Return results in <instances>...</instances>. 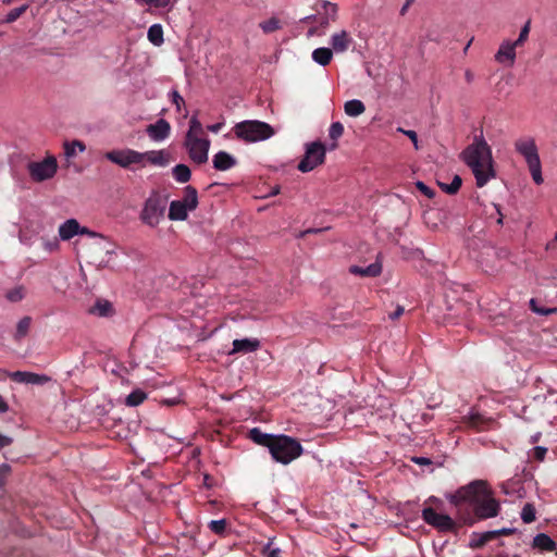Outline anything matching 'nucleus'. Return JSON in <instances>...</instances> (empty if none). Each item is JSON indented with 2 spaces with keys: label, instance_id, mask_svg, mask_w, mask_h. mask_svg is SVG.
<instances>
[{
  "label": "nucleus",
  "instance_id": "5701e85b",
  "mask_svg": "<svg viewBox=\"0 0 557 557\" xmlns=\"http://www.w3.org/2000/svg\"><path fill=\"white\" fill-rule=\"evenodd\" d=\"M188 216V210L180 200L170 203L169 219L172 221H184Z\"/></svg>",
  "mask_w": 557,
  "mask_h": 557
},
{
  "label": "nucleus",
  "instance_id": "7ed1b4c3",
  "mask_svg": "<svg viewBox=\"0 0 557 557\" xmlns=\"http://www.w3.org/2000/svg\"><path fill=\"white\" fill-rule=\"evenodd\" d=\"M269 451L276 462L288 465L302 455L304 448L296 438L281 434L276 435Z\"/></svg>",
  "mask_w": 557,
  "mask_h": 557
},
{
  "label": "nucleus",
  "instance_id": "c756f323",
  "mask_svg": "<svg viewBox=\"0 0 557 557\" xmlns=\"http://www.w3.org/2000/svg\"><path fill=\"white\" fill-rule=\"evenodd\" d=\"M173 177L178 183H187L190 180L191 172L186 164H177L172 170Z\"/></svg>",
  "mask_w": 557,
  "mask_h": 557
},
{
  "label": "nucleus",
  "instance_id": "ea45409f",
  "mask_svg": "<svg viewBox=\"0 0 557 557\" xmlns=\"http://www.w3.org/2000/svg\"><path fill=\"white\" fill-rule=\"evenodd\" d=\"M27 9H28V5L27 4H23V5L18 7V8H15L13 10H11L7 14V17H5L4 22H7V23L15 22L17 18H20L26 12Z\"/></svg>",
  "mask_w": 557,
  "mask_h": 557
},
{
  "label": "nucleus",
  "instance_id": "b1692460",
  "mask_svg": "<svg viewBox=\"0 0 557 557\" xmlns=\"http://www.w3.org/2000/svg\"><path fill=\"white\" fill-rule=\"evenodd\" d=\"M188 211H194L198 206L197 189L190 185L184 188V197L180 200Z\"/></svg>",
  "mask_w": 557,
  "mask_h": 557
},
{
  "label": "nucleus",
  "instance_id": "f8f14e48",
  "mask_svg": "<svg viewBox=\"0 0 557 557\" xmlns=\"http://www.w3.org/2000/svg\"><path fill=\"white\" fill-rule=\"evenodd\" d=\"M461 423L466 428L482 432L491 429L495 421L494 419L486 418L479 412H470L469 414L461 418Z\"/></svg>",
  "mask_w": 557,
  "mask_h": 557
},
{
  "label": "nucleus",
  "instance_id": "37998d69",
  "mask_svg": "<svg viewBox=\"0 0 557 557\" xmlns=\"http://www.w3.org/2000/svg\"><path fill=\"white\" fill-rule=\"evenodd\" d=\"M7 299L12 302L21 301L24 298V288L18 286L13 289H10L7 295Z\"/></svg>",
  "mask_w": 557,
  "mask_h": 557
},
{
  "label": "nucleus",
  "instance_id": "4be33fe9",
  "mask_svg": "<svg viewBox=\"0 0 557 557\" xmlns=\"http://www.w3.org/2000/svg\"><path fill=\"white\" fill-rule=\"evenodd\" d=\"M276 435L263 433L259 428L249 431V438L258 445L264 446L270 450Z\"/></svg>",
  "mask_w": 557,
  "mask_h": 557
},
{
  "label": "nucleus",
  "instance_id": "c85d7f7f",
  "mask_svg": "<svg viewBox=\"0 0 557 557\" xmlns=\"http://www.w3.org/2000/svg\"><path fill=\"white\" fill-rule=\"evenodd\" d=\"M148 40L154 46L163 44V28L160 24H153L149 27L147 33Z\"/></svg>",
  "mask_w": 557,
  "mask_h": 557
},
{
  "label": "nucleus",
  "instance_id": "6e6552de",
  "mask_svg": "<svg viewBox=\"0 0 557 557\" xmlns=\"http://www.w3.org/2000/svg\"><path fill=\"white\" fill-rule=\"evenodd\" d=\"M164 211L165 200L160 195L153 194L146 200L140 219L145 224L153 227L159 224Z\"/></svg>",
  "mask_w": 557,
  "mask_h": 557
},
{
  "label": "nucleus",
  "instance_id": "774afa93",
  "mask_svg": "<svg viewBox=\"0 0 557 557\" xmlns=\"http://www.w3.org/2000/svg\"><path fill=\"white\" fill-rule=\"evenodd\" d=\"M494 208L498 214L497 223L503 224V213L500 211V207L498 205H494Z\"/></svg>",
  "mask_w": 557,
  "mask_h": 557
},
{
  "label": "nucleus",
  "instance_id": "603ef678",
  "mask_svg": "<svg viewBox=\"0 0 557 557\" xmlns=\"http://www.w3.org/2000/svg\"><path fill=\"white\" fill-rule=\"evenodd\" d=\"M399 132H401L403 134H405L407 137L410 138V140L413 143V146L414 148L418 150L419 149V145H418V135L414 131H406V129H403V128H398Z\"/></svg>",
  "mask_w": 557,
  "mask_h": 557
},
{
  "label": "nucleus",
  "instance_id": "49530a36",
  "mask_svg": "<svg viewBox=\"0 0 557 557\" xmlns=\"http://www.w3.org/2000/svg\"><path fill=\"white\" fill-rule=\"evenodd\" d=\"M416 187L417 189L423 194L425 197H428L429 199H432L434 198L435 196V190L432 189L431 187H429L426 184H424L423 182L421 181H418L416 182Z\"/></svg>",
  "mask_w": 557,
  "mask_h": 557
},
{
  "label": "nucleus",
  "instance_id": "39448f33",
  "mask_svg": "<svg viewBox=\"0 0 557 557\" xmlns=\"http://www.w3.org/2000/svg\"><path fill=\"white\" fill-rule=\"evenodd\" d=\"M515 149L524 158L535 184L541 185L544 180L535 140L532 137L519 138L515 141Z\"/></svg>",
  "mask_w": 557,
  "mask_h": 557
},
{
  "label": "nucleus",
  "instance_id": "79ce46f5",
  "mask_svg": "<svg viewBox=\"0 0 557 557\" xmlns=\"http://www.w3.org/2000/svg\"><path fill=\"white\" fill-rule=\"evenodd\" d=\"M521 519L525 523H531L535 520V509L532 505L525 504L521 511Z\"/></svg>",
  "mask_w": 557,
  "mask_h": 557
},
{
  "label": "nucleus",
  "instance_id": "393cba45",
  "mask_svg": "<svg viewBox=\"0 0 557 557\" xmlns=\"http://www.w3.org/2000/svg\"><path fill=\"white\" fill-rule=\"evenodd\" d=\"M532 546L540 550L553 552L556 549V543L547 534L540 533L533 539Z\"/></svg>",
  "mask_w": 557,
  "mask_h": 557
},
{
  "label": "nucleus",
  "instance_id": "4c0bfd02",
  "mask_svg": "<svg viewBox=\"0 0 557 557\" xmlns=\"http://www.w3.org/2000/svg\"><path fill=\"white\" fill-rule=\"evenodd\" d=\"M30 323H32V319L29 317H24L23 319H21L17 323V326H16V333H15V337L17 339L26 336V334L28 333V330L30 327Z\"/></svg>",
  "mask_w": 557,
  "mask_h": 557
},
{
  "label": "nucleus",
  "instance_id": "f257e3e1",
  "mask_svg": "<svg viewBox=\"0 0 557 557\" xmlns=\"http://www.w3.org/2000/svg\"><path fill=\"white\" fill-rule=\"evenodd\" d=\"M449 503L456 508L457 518L468 525H472L475 518L485 520L497 517L500 505L493 496L486 481L475 480L461 486L448 497Z\"/></svg>",
  "mask_w": 557,
  "mask_h": 557
},
{
  "label": "nucleus",
  "instance_id": "f03ea898",
  "mask_svg": "<svg viewBox=\"0 0 557 557\" xmlns=\"http://www.w3.org/2000/svg\"><path fill=\"white\" fill-rule=\"evenodd\" d=\"M461 158L471 169L478 187H483L495 177L492 149L482 135L474 137L473 143L462 151Z\"/></svg>",
  "mask_w": 557,
  "mask_h": 557
},
{
  "label": "nucleus",
  "instance_id": "8fccbe9b",
  "mask_svg": "<svg viewBox=\"0 0 557 557\" xmlns=\"http://www.w3.org/2000/svg\"><path fill=\"white\" fill-rule=\"evenodd\" d=\"M42 246L46 251L52 252L59 248V240L57 237L51 239H42Z\"/></svg>",
  "mask_w": 557,
  "mask_h": 557
},
{
  "label": "nucleus",
  "instance_id": "bf43d9fd",
  "mask_svg": "<svg viewBox=\"0 0 557 557\" xmlns=\"http://www.w3.org/2000/svg\"><path fill=\"white\" fill-rule=\"evenodd\" d=\"M319 15H320L319 27L326 28L330 25V22H332V20L330 17H327V16L322 15V14H319Z\"/></svg>",
  "mask_w": 557,
  "mask_h": 557
},
{
  "label": "nucleus",
  "instance_id": "864d4df0",
  "mask_svg": "<svg viewBox=\"0 0 557 557\" xmlns=\"http://www.w3.org/2000/svg\"><path fill=\"white\" fill-rule=\"evenodd\" d=\"M428 504H430L433 508L438 509V510H441L443 507V500L435 496H430L425 500V506H428Z\"/></svg>",
  "mask_w": 557,
  "mask_h": 557
},
{
  "label": "nucleus",
  "instance_id": "aec40b11",
  "mask_svg": "<svg viewBox=\"0 0 557 557\" xmlns=\"http://www.w3.org/2000/svg\"><path fill=\"white\" fill-rule=\"evenodd\" d=\"M236 164V159L226 151H219L213 157V166L218 171H227Z\"/></svg>",
  "mask_w": 557,
  "mask_h": 557
},
{
  "label": "nucleus",
  "instance_id": "7c9ffc66",
  "mask_svg": "<svg viewBox=\"0 0 557 557\" xmlns=\"http://www.w3.org/2000/svg\"><path fill=\"white\" fill-rule=\"evenodd\" d=\"M147 399V394L140 389H134L126 398L125 405L128 407H137Z\"/></svg>",
  "mask_w": 557,
  "mask_h": 557
},
{
  "label": "nucleus",
  "instance_id": "c9c22d12",
  "mask_svg": "<svg viewBox=\"0 0 557 557\" xmlns=\"http://www.w3.org/2000/svg\"><path fill=\"white\" fill-rule=\"evenodd\" d=\"M259 26L263 30V33L271 34V33H274V32L281 29L282 24L277 17L273 16L267 21L261 22L259 24Z\"/></svg>",
  "mask_w": 557,
  "mask_h": 557
},
{
  "label": "nucleus",
  "instance_id": "dca6fc26",
  "mask_svg": "<svg viewBox=\"0 0 557 557\" xmlns=\"http://www.w3.org/2000/svg\"><path fill=\"white\" fill-rule=\"evenodd\" d=\"M516 48H518V46L515 44V41L504 40L500 44L497 53L495 54L496 61L499 63L509 61L510 64H513L516 59Z\"/></svg>",
  "mask_w": 557,
  "mask_h": 557
},
{
  "label": "nucleus",
  "instance_id": "e2e57ef3",
  "mask_svg": "<svg viewBox=\"0 0 557 557\" xmlns=\"http://www.w3.org/2000/svg\"><path fill=\"white\" fill-rule=\"evenodd\" d=\"M412 460L416 463H418V465H429V463H431L430 459L424 458V457H414Z\"/></svg>",
  "mask_w": 557,
  "mask_h": 557
},
{
  "label": "nucleus",
  "instance_id": "473e14b6",
  "mask_svg": "<svg viewBox=\"0 0 557 557\" xmlns=\"http://www.w3.org/2000/svg\"><path fill=\"white\" fill-rule=\"evenodd\" d=\"M319 14H322L324 16H327L334 22L336 20L337 15V5L335 3H332L330 1H321L320 8L317 9Z\"/></svg>",
  "mask_w": 557,
  "mask_h": 557
},
{
  "label": "nucleus",
  "instance_id": "9b49d317",
  "mask_svg": "<svg viewBox=\"0 0 557 557\" xmlns=\"http://www.w3.org/2000/svg\"><path fill=\"white\" fill-rule=\"evenodd\" d=\"M185 147L188 150L189 158L197 164L208 161V151L210 141L205 138L185 139Z\"/></svg>",
  "mask_w": 557,
  "mask_h": 557
},
{
  "label": "nucleus",
  "instance_id": "4d7b16f0",
  "mask_svg": "<svg viewBox=\"0 0 557 557\" xmlns=\"http://www.w3.org/2000/svg\"><path fill=\"white\" fill-rule=\"evenodd\" d=\"M515 532H516V529H513V528H503V529L497 530L498 537L512 535Z\"/></svg>",
  "mask_w": 557,
  "mask_h": 557
},
{
  "label": "nucleus",
  "instance_id": "f704fd0d",
  "mask_svg": "<svg viewBox=\"0 0 557 557\" xmlns=\"http://www.w3.org/2000/svg\"><path fill=\"white\" fill-rule=\"evenodd\" d=\"M462 184V180L459 175H455L450 184H445L438 182V186L443 191H445L448 195H455L460 189Z\"/></svg>",
  "mask_w": 557,
  "mask_h": 557
},
{
  "label": "nucleus",
  "instance_id": "052dcab7",
  "mask_svg": "<svg viewBox=\"0 0 557 557\" xmlns=\"http://www.w3.org/2000/svg\"><path fill=\"white\" fill-rule=\"evenodd\" d=\"M483 535L487 543L498 537L497 530L484 532Z\"/></svg>",
  "mask_w": 557,
  "mask_h": 557
},
{
  "label": "nucleus",
  "instance_id": "6ab92c4d",
  "mask_svg": "<svg viewBox=\"0 0 557 557\" xmlns=\"http://www.w3.org/2000/svg\"><path fill=\"white\" fill-rule=\"evenodd\" d=\"M352 39L346 30L335 33L331 37V46L335 52H345L351 45Z\"/></svg>",
  "mask_w": 557,
  "mask_h": 557
},
{
  "label": "nucleus",
  "instance_id": "cd10ccee",
  "mask_svg": "<svg viewBox=\"0 0 557 557\" xmlns=\"http://www.w3.org/2000/svg\"><path fill=\"white\" fill-rule=\"evenodd\" d=\"M344 110L349 116H359L366 111V107L362 101L352 99L345 103Z\"/></svg>",
  "mask_w": 557,
  "mask_h": 557
},
{
  "label": "nucleus",
  "instance_id": "2f4dec72",
  "mask_svg": "<svg viewBox=\"0 0 557 557\" xmlns=\"http://www.w3.org/2000/svg\"><path fill=\"white\" fill-rule=\"evenodd\" d=\"M64 153L67 158H74L76 156V151L84 152L86 150V146L81 140H72L64 143Z\"/></svg>",
  "mask_w": 557,
  "mask_h": 557
},
{
  "label": "nucleus",
  "instance_id": "4468645a",
  "mask_svg": "<svg viewBox=\"0 0 557 557\" xmlns=\"http://www.w3.org/2000/svg\"><path fill=\"white\" fill-rule=\"evenodd\" d=\"M10 379L16 383L44 385L50 381V377L45 374H37L27 371H15L10 374Z\"/></svg>",
  "mask_w": 557,
  "mask_h": 557
},
{
  "label": "nucleus",
  "instance_id": "0e129e2a",
  "mask_svg": "<svg viewBox=\"0 0 557 557\" xmlns=\"http://www.w3.org/2000/svg\"><path fill=\"white\" fill-rule=\"evenodd\" d=\"M9 410V406L8 404L5 403V400L2 398V396L0 395V412L1 413H4Z\"/></svg>",
  "mask_w": 557,
  "mask_h": 557
},
{
  "label": "nucleus",
  "instance_id": "0eeeda50",
  "mask_svg": "<svg viewBox=\"0 0 557 557\" xmlns=\"http://www.w3.org/2000/svg\"><path fill=\"white\" fill-rule=\"evenodd\" d=\"M326 149L321 141H313L306 145V152L297 169L307 173L314 170L318 165L324 163Z\"/></svg>",
  "mask_w": 557,
  "mask_h": 557
},
{
  "label": "nucleus",
  "instance_id": "bb28decb",
  "mask_svg": "<svg viewBox=\"0 0 557 557\" xmlns=\"http://www.w3.org/2000/svg\"><path fill=\"white\" fill-rule=\"evenodd\" d=\"M333 58V51L330 48H317L312 52V59L320 65H329Z\"/></svg>",
  "mask_w": 557,
  "mask_h": 557
},
{
  "label": "nucleus",
  "instance_id": "a211bd4d",
  "mask_svg": "<svg viewBox=\"0 0 557 557\" xmlns=\"http://www.w3.org/2000/svg\"><path fill=\"white\" fill-rule=\"evenodd\" d=\"M349 273L364 277H376L382 273V264L375 261L368 267L351 265Z\"/></svg>",
  "mask_w": 557,
  "mask_h": 557
},
{
  "label": "nucleus",
  "instance_id": "338daca9",
  "mask_svg": "<svg viewBox=\"0 0 557 557\" xmlns=\"http://www.w3.org/2000/svg\"><path fill=\"white\" fill-rule=\"evenodd\" d=\"M322 33L319 32V26L310 27L308 30V36H314V35H321Z\"/></svg>",
  "mask_w": 557,
  "mask_h": 557
},
{
  "label": "nucleus",
  "instance_id": "a18cd8bd",
  "mask_svg": "<svg viewBox=\"0 0 557 557\" xmlns=\"http://www.w3.org/2000/svg\"><path fill=\"white\" fill-rule=\"evenodd\" d=\"M485 544H487L486 539L483 533H473L472 539L470 541L471 548H482Z\"/></svg>",
  "mask_w": 557,
  "mask_h": 557
},
{
  "label": "nucleus",
  "instance_id": "9d476101",
  "mask_svg": "<svg viewBox=\"0 0 557 557\" xmlns=\"http://www.w3.org/2000/svg\"><path fill=\"white\" fill-rule=\"evenodd\" d=\"M106 159L123 169H131L132 165L140 166V152L134 149H115L106 152Z\"/></svg>",
  "mask_w": 557,
  "mask_h": 557
},
{
  "label": "nucleus",
  "instance_id": "3c124183",
  "mask_svg": "<svg viewBox=\"0 0 557 557\" xmlns=\"http://www.w3.org/2000/svg\"><path fill=\"white\" fill-rule=\"evenodd\" d=\"M171 100L172 103L176 107L177 111H181L182 107L185 104L184 98L180 95L177 90H172Z\"/></svg>",
  "mask_w": 557,
  "mask_h": 557
},
{
  "label": "nucleus",
  "instance_id": "1a4fd4ad",
  "mask_svg": "<svg viewBox=\"0 0 557 557\" xmlns=\"http://www.w3.org/2000/svg\"><path fill=\"white\" fill-rule=\"evenodd\" d=\"M29 176L35 182H44L52 178L58 171L55 157L48 156L42 161H32L27 164Z\"/></svg>",
  "mask_w": 557,
  "mask_h": 557
},
{
  "label": "nucleus",
  "instance_id": "5fc2aeb1",
  "mask_svg": "<svg viewBox=\"0 0 557 557\" xmlns=\"http://www.w3.org/2000/svg\"><path fill=\"white\" fill-rule=\"evenodd\" d=\"M10 466L2 465L0 466V487L4 484L5 478L10 473Z\"/></svg>",
  "mask_w": 557,
  "mask_h": 557
},
{
  "label": "nucleus",
  "instance_id": "a19ab883",
  "mask_svg": "<svg viewBox=\"0 0 557 557\" xmlns=\"http://www.w3.org/2000/svg\"><path fill=\"white\" fill-rule=\"evenodd\" d=\"M273 540H270L267 545H264L261 549V555L263 557H281V549L277 547H273Z\"/></svg>",
  "mask_w": 557,
  "mask_h": 557
},
{
  "label": "nucleus",
  "instance_id": "de8ad7c7",
  "mask_svg": "<svg viewBox=\"0 0 557 557\" xmlns=\"http://www.w3.org/2000/svg\"><path fill=\"white\" fill-rule=\"evenodd\" d=\"M530 307H531L532 311L540 313V314H549V313L557 312V308L545 309L543 307H539L535 299L530 300Z\"/></svg>",
  "mask_w": 557,
  "mask_h": 557
},
{
  "label": "nucleus",
  "instance_id": "13d9d810",
  "mask_svg": "<svg viewBox=\"0 0 557 557\" xmlns=\"http://www.w3.org/2000/svg\"><path fill=\"white\" fill-rule=\"evenodd\" d=\"M12 442L11 437L0 434V449L11 445Z\"/></svg>",
  "mask_w": 557,
  "mask_h": 557
},
{
  "label": "nucleus",
  "instance_id": "72a5a7b5",
  "mask_svg": "<svg viewBox=\"0 0 557 557\" xmlns=\"http://www.w3.org/2000/svg\"><path fill=\"white\" fill-rule=\"evenodd\" d=\"M344 134V126L341 122H334L331 124L329 129V136L333 140L330 149L334 150L337 148V139L341 138Z\"/></svg>",
  "mask_w": 557,
  "mask_h": 557
},
{
  "label": "nucleus",
  "instance_id": "c03bdc74",
  "mask_svg": "<svg viewBox=\"0 0 557 557\" xmlns=\"http://www.w3.org/2000/svg\"><path fill=\"white\" fill-rule=\"evenodd\" d=\"M530 29H531V22L528 21L521 28L518 39L515 41V44L518 47H521L527 41L529 34H530Z\"/></svg>",
  "mask_w": 557,
  "mask_h": 557
},
{
  "label": "nucleus",
  "instance_id": "6e6d98bb",
  "mask_svg": "<svg viewBox=\"0 0 557 557\" xmlns=\"http://www.w3.org/2000/svg\"><path fill=\"white\" fill-rule=\"evenodd\" d=\"M405 309L403 306H397L395 311L389 313V319L391 320H397L398 318H400L404 313Z\"/></svg>",
  "mask_w": 557,
  "mask_h": 557
},
{
  "label": "nucleus",
  "instance_id": "f3484780",
  "mask_svg": "<svg viewBox=\"0 0 557 557\" xmlns=\"http://www.w3.org/2000/svg\"><path fill=\"white\" fill-rule=\"evenodd\" d=\"M260 348V342L257 338H243L233 342V349L230 354H248Z\"/></svg>",
  "mask_w": 557,
  "mask_h": 557
},
{
  "label": "nucleus",
  "instance_id": "09e8293b",
  "mask_svg": "<svg viewBox=\"0 0 557 557\" xmlns=\"http://www.w3.org/2000/svg\"><path fill=\"white\" fill-rule=\"evenodd\" d=\"M546 453L547 449L545 447L536 446L531 450L530 457L536 461H543Z\"/></svg>",
  "mask_w": 557,
  "mask_h": 557
},
{
  "label": "nucleus",
  "instance_id": "2eb2a0df",
  "mask_svg": "<svg viewBox=\"0 0 557 557\" xmlns=\"http://www.w3.org/2000/svg\"><path fill=\"white\" fill-rule=\"evenodd\" d=\"M146 133L152 140L161 141L170 136L171 125L166 120L160 119L154 124H149Z\"/></svg>",
  "mask_w": 557,
  "mask_h": 557
},
{
  "label": "nucleus",
  "instance_id": "412c9836",
  "mask_svg": "<svg viewBox=\"0 0 557 557\" xmlns=\"http://www.w3.org/2000/svg\"><path fill=\"white\" fill-rule=\"evenodd\" d=\"M81 225L75 219L65 221L59 227V235L62 240H69L79 234Z\"/></svg>",
  "mask_w": 557,
  "mask_h": 557
},
{
  "label": "nucleus",
  "instance_id": "69168bd1",
  "mask_svg": "<svg viewBox=\"0 0 557 557\" xmlns=\"http://www.w3.org/2000/svg\"><path fill=\"white\" fill-rule=\"evenodd\" d=\"M414 0H406L405 4L403 5V8L400 9V14L401 15H405L408 8L411 5V3L413 2Z\"/></svg>",
  "mask_w": 557,
  "mask_h": 557
},
{
  "label": "nucleus",
  "instance_id": "ddd939ff",
  "mask_svg": "<svg viewBox=\"0 0 557 557\" xmlns=\"http://www.w3.org/2000/svg\"><path fill=\"white\" fill-rule=\"evenodd\" d=\"M145 162L156 166H166L170 163V153L164 149L140 152V166H145Z\"/></svg>",
  "mask_w": 557,
  "mask_h": 557
},
{
  "label": "nucleus",
  "instance_id": "e433bc0d",
  "mask_svg": "<svg viewBox=\"0 0 557 557\" xmlns=\"http://www.w3.org/2000/svg\"><path fill=\"white\" fill-rule=\"evenodd\" d=\"M200 134H202V125L197 116H193L189 121V129L185 139L199 138Z\"/></svg>",
  "mask_w": 557,
  "mask_h": 557
},
{
  "label": "nucleus",
  "instance_id": "58836bf2",
  "mask_svg": "<svg viewBox=\"0 0 557 557\" xmlns=\"http://www.w3.org/2000/svg\"><path fill=\"white\" fill-rule=\"evenodd\" d=\"M208 527L214 534L222 535L226 530L227 522L225 519L211 520Z\"/></svg>",
  "mask_w": 557,
  "mask_h": 557
},
{
  "label": "nucleus",
  "instance_id": "423d86ee",
  "mask_svg": "<svg viewBox=\"0 0 557 557\" xmlns=\"http://www.w3.org/2000/svg\"><path fill=\"white\" fill-rule=\"evenodd\" d=\"M438 509L433 508L432 506H424L421 511V518L423 521L437 530L438 532H456L458 524L457 522L448 515L437 512Z\"/></svg>",
  "mask_w": 557,
  "mask_h": 557
},
{
  "label": "nucleus",
  "instance_id": "20e7f679",
  "mask_svg": "<svg viewBox=\"0 0 557 557\" xmlns=\"http://www.w3.org/2000/svg\"><path fill=\"white\" fill-rule=\"evenodd\" d=\"M233 132L238 139L246 143L265 140L274 135V129L270 124L258 120L239 122L235 124Z\"/></svg>",
  "mask_w": 557,
  "mask_h": 557
},
{
  "label": "nucleus",
  "instance_id": "680f3d73",
  "mask_svg": "<svg viewBox=\"0 0 557 557\" xmlns=\"http://www.w3.org/2000/svg\"><path fill=\"white\" fill-rule=\"evenodd\" d=\"M223 126V123H216V124H212V125H209L208 126V131L212 132V133H218L220 132V129L222 128Z\"/></svg>",
  "mask_w": 557,
  "mask_h": 557
},
{
  "label": "nucleus",
  "instance_id": "a878e982",
  "mask_svg": "<svg viewBox=\"0 0 557 557\" xmlns=\"http://www.w3.org/2000/svg\"><path fill=\"white\" fill-rule=\"evenodd\" d=\"M89 312L99 317H110L113 313V306L108 300L99 299L90 308Z\"/></svg>",
  "mask_w": 557,
  "mask_h": 557
}]
</instances>
